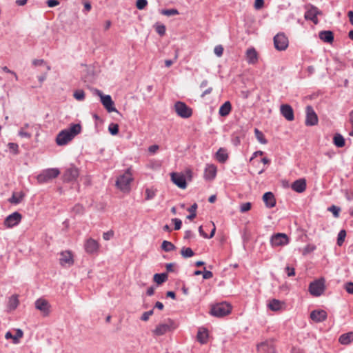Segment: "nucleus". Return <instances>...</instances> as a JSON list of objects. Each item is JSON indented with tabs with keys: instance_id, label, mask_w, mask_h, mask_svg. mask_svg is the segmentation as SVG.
<instances>
[{
	"instance_id": "f257e3e1",
	"label": "nucleus",
	"mask_w": 353,
	"mask_h": 353,
	"mask_svg": "<svg viewBox=\"0 0 353 353\" xmlns=\"http://www.w3.org/2000/svg\"><path fill=\"white\" fill-rule=\"evenodd\" d=\"M81 132V125L79 123H72L69 128L59 132L56 137V143L63 146L71 141L75 136Z\"/></svg>"
},
{
	"instance_id": "f03ea898",
	"label": "nucleus",
	"mask_w": 353,
	"mask_h": 353,
	"mask_svg": "<svg viewBox=\"0 0 353 353\" xmlns=\"http://www.w3.org/2000/svg\"><path fill=\"white\" fill-rule=\"evenodd\" d=\"M133 179L131 168H128L123 174L117 177L115 185L121 192H129L130 183Z\"/></svg>"
},
{
	"instance_id": "7ed1b4c3",
	"label": "nucleus",
	"mask_w": 353,
	"mask_h": 353,
	"mask_svg": "<svg viewBox=\"0 0 353 353\" xmlns=\"http://www.w3.org/2000/svg\"><path fill=\"white\" fill-rule=\"evenodd\" d=\"M231 310L232 307L230 304L222 302L214 305L210 310V314L216 317H223L229 314Z\"/></svg>"
},
{
	"instance_id": "20e7f679",
	"label": "nucleus",
	"mask_w": 353,
	"mask_h": 353,
	"mask_svg": "<svg viewBox=\"0 0 353 353\" xmlns=\"http://www.w3.org/2000/svg\"><path fill=\"white\" fill-rule=\"evenodd\" d=\"M59 174L60 172L57 168H49L43 170L37 176V181L39 183H47L57 177Z\"/></svg>"
},
{
	"instance_id": "39448f33",
	"label": "nucleus",
	"mask_w": 353,
	"mask_h": 353,
	"mask_svg": "<svg viewBox=\"0 0 353 353\" xmlns=\"http://www.w3.org/2000/svg\"><path fill=\"white\" fill-rule=\"evenodd\" d=\"M325 290V280L320 279L310 283L309 285V292L314 296H321Z\"/></svg>"
},
{
	"instance_id": "423d86ee",
	"label": "nucleus",
	"mask_w": 353,
	"mask_h": 353,
	"mask_svg": "<svg viewBox=\"0 0 353 353\" xmlns=\"http://www.w3.org/2000/svg\"><path fill=\"white\" fill-rule=\"evenodd\" d=\"M174 110L176 114L181 118L187 119L192 116V111L185 103L177 101L174 104Z\"/></svg>"
},
{
	"instance_id": "0eeeda50",
	"label": "nucleus",
	"mask_w": 353,
	"mask_h": 353,
	"mask_svg": "<svg viewBox=\"0 0 353 353\" xmlns=\"http://www.w3.org/2000/svg\"><path fill=\"white\" fill-rule=\"evenodd\" d=\"M289 243V237L285 233H276L270 238V243L273 247L283 246Z\"/></svg>"
},
{
	"instance_id": "6e6552de",
	"label": "nucleus",
	"mask_w": 353,
	"mask_h": 353,
	"mask_svg": "<svg viewBox=\"0 0 353 353\" xmlns=\"http://www.w3.org/2000/svg\"><path fill=\"white\" fill-rule=\"evenodd\" d=\"M95 91L100 97L101 103L108 112H117V109L114 106V102L110 95H103L99 90H96Z\"/></svg>"
},
{
	"instance_id": "1a4fd4ad",
	"label": "nucleus",
	"mask_w": 353,
	"mask_h": 353,
	"mask_svg": "<svg viewBox=\"0 0 353 353\" xmlns=\"http://www.w3.org/2000/svg\"><path fill=\"white\" fill-rule=\"evenodd\" d=\"M274 44L276 50H285L288 46V39L283 33H278L274 37Z\"/></svg>"
},
{
	"instance_id": "9d476101",
	"label": "nucleus",
	"mask_w": 353,
	"mask_h": 353,
	"mask_svg": "<svg viewBox=\"0 0 353 353\" xmlns=\"http://www.w3.org/2000/svg\"><path fill=\"white\" fill-rule=\"evenodd\" d=\"M22 218L21 214L14 212L8 215L4 220V225L7 228H12L19 223Z\"/></svg>"
},
{
	"instance_id": "9b49d317",
	"label": "nucleus",
	"mask_w": 353,
	"mask_h": 353,
	"mask_svg": "<svg viewBox=\"0 0 353 353\" xmlns=\"http://www.w3.org/2000/svg\"><path fill=\"white\" fill-rule=\"evenodd\" d=\"M318 123V117L313 108L310 105L306 107V119L305 123L307 126L315 125Z\"/></svg>"
},
{
	"instance_id": "f8f14e48",
	"label": "nucleus",
	"mask_w": 353,
	"mask_h": 353,
	"mask_svg": "<svg viewBox=\"0 0 353 353\" xmlns=\"http://www.w3.org/2000/svg\"><path fill=\"white\" fill-rule=\"evenodd\" d=\"M79 174L78 168L71 165L65 170L63 174V180L67 182L74 181L77 179Z\"/></svg>"
},
{
	"instance_id": "ddd939ff",
	"label": "nucleus",
	"mask_w": 353,
	"mask_h": 353,
	"mask_svg": "<svg viewBox=\"0 0 353 353\" xmlns=\"http://www.w3.org/2000/svg\"><path fill=\"white\" fill-rule=\"evenodd\" d=\"M171 180L176 185L181 189H185L187 186L185 178L182 174L177 172L172 173Z\"/></svg>"
},
{
	"instance_id": "4468645a",
	"label": "nucleus",
	"mask_w": 353,
	"mask_h": 353,
	"mask_svg": "<svg viewBox=\"0 0 353 353\" xmlns=\"http://www.w3.org/2000/svg\"><path fill=\"white\" fill-rule=\"evenodd\" d=\"M327 316V312L323 310H315L310 313L311 319L316 323L325 321Z\"/></svg>"
},
{
	"instance_id": "2eb2a0df",
	"label": "nucleus",
	"mask_w": 353,
	"mask_h": 353,
	"mask_svg": "<svg viewBox=\"0 0 353 353\" xmlns=\"http://www.w3.org/2000/svg\"><path fill=\"white\" fill-rule=\"evenodd\" d=\"M281 114L289 121L294 119L292 108L288 104H283L280 107Z\"/></svg>"
},
{
	"instance_id": "dca6fc26",
	"label": "nucleus",
	"mask_w": 353,
	"mask_h": 353,
	"mask_svg": "<svg viewBox=\"0 0 353 353\" xmlns=\"http://www.w3.org/2000/svg\"><path fill=\"white\" fill-rule=\"evenodd\" d=\"M35 307L40 310L45 316H47L50 312V305L48 302L43 299H39L35 301Z\"/></svg>"
},
{
	"instance_id": "f3484780",
	"label": "nucleus",
	"mask_w": 353,
	"mask_h": 353,
	"mask_svg": "<svg viewBox=\"0 0 353 353\" xmlns=\"http://www.w3.org/2000/svg\"><path fill=\"white\" fill-rule=\"evenodd\" d=\"M258 351L261 353H274L275 348L272 341H265L257 345Z\"/></svg>"
},
{
	"instance_id": "a211bd4d",
	"label": "nucleus",
	"mask_w": 353,
	"mask_h": 353,
	"mask_svg": "<svg viewBox=\"0 0 353 353\" xmlns=\"http://www.w3.org/2000/svg\"><path fill=\"white\" fill-rule=\"evenodd\" d=\"M84 246L86 252L89 254H93L97 252L99 248L98 242L92 238H90L86 241Z\"/></svg>"
},
{
	"instance_id": "6ab92c4d",
	"label": "nucleus",
	"mask_w": 353,
	"mask_h": 353,
	"mask_svg": "<svg viewBox=\"0 0 353 353\" xmlns=\"http://www.w3.org/2000/svg\"><path fill=\"white\" fill-rule=\"evenodd\" d=\"M60 264L62 266L68 265H71L73 264L74 261L72 258V252L70 251H65L61 253V257L59 259Z\"/></svg>"
},
{
	"instance_id": "aec40b11",
	"label": "nucleus",
	"mask_w": 353,
	"mask_h": 353,
	"mask_svg": "<svg viewBox=\"0 0 353 353\" xmlns=\"http://www.w3.org/2000/svg\"><path fill=\"white\" fill-rule=\"evenodd\" d=\"M292 189L298 192L302 193L306 189V181L305 179H299L294 181L291 185Z\"/></svg>"
},
{
	"instance_id": "412c9836",
	"label": "nucleus",
	"mask_w": 353,
	"mask_h": 353,
	"mask_svg": "<svg viewBox=\"0 0 353 353\" xmlns=\"http://www.w3.org/2000/svg\"><path fill=\"white\" fill-rule=\"evenodd\" d=\"M319 13L317 8L312 6L310 9L307 10L305 13V19L306 20L312 21L314 24L318 23L317 15Z\"/></svg>"
},
{
	"instance_id": "4be33fe9",
	"label": "nucleus",
	"mask_w": 353,
	"mask_h": 353,
	"mask_svg": "<svg viewBox=\"0 0 353 353\" xmlns=\"http://www.w3.org/2000/svg\"><path fill=\"white\" fill-rule=\"evenodd\" d=\"M263 200L265 206L268 208H272L276 205V199L272 192H267L263 196Z\"/></svg>"
},
{
	"instance_id": "5701e85b",
	"label": "nucleus",
	"mask_w": 353,
	"mask_h": 353,
	"mask_svg": "<svg viewBox=\"0 0 353 353\" xmlns=\"http://www.w3.org/2000/svg\"><path fill=\"white\" fill-rule=\"evenodd\" d=\"M216 174V167L213 165H208L205 169L204 178L206 180H212L215 178Z\"/></svg>"
},
{
	"instance_id": "b1692460",
	"label": "nucleus",
	"mask_w": 353,
	"mask_h": 353,
	"mask_svg": "<svg viewBox=\"0 0 353 353\" xmlns=\"http://www.w3.org/2000/svg\"><path fill=\"white\" fill-rule=\"evenodd\" d=\"M246 60L250 64H254L257 62L258 54L254 48H248L246 50Z\"/></svg>"
},
{
	"instance_id": "393cba45",
	"label": "nucleus",
	"mask_w": 353,
	"mask_h": 353,
	"mask_svg": "<svg viewBox=\"0 0 353 353\" xmlns=\"http://www.w3.org/2000/svg\"><path fill=\"white\" fill-rule=\"evenodd\" d=\"M319 36L320 39L325 43H332L334 41V34L330 30L321 31Z\"/></svg>"
},
{
	"instance_id": "a878e982",
	"label": "nucleus",
	"mask_w": 353,
	"mask_h": 353,
	"mask_svg": "<svg viewBox=\"0 0 353 353\" xmlns=\"http://www.w3.org/2000/svg\"><path fill=\"white\" fill-rule=\"evenodd\" d=\"M170 330V325L168 323H161L157 326L153 333L157 336H161L168 332Z\"/></svg>"
},
{
	"instance_id": "bb28decb",
	"label": "nucleus",
	"mask_w": 353,
	"mask_h": 353,
	"mask_svg": "<svg viewBox=\"0 0 353 353\" xmlns=\"http://www.w3.org/2000/svg\"><path fill=\"white\" fill-rule=\"evenodd\" d=\"M339 341L342 345H349L353 341V332L341 334L339 336Z\"/></svg>"
},
{
	"instance_id": "cd10ccee",
	"label": "nucleus",
	"mask_w": 353,
	"mask_h": 353,
	"mask_svg": "<svg viewBox=\"0 0 353 353\" xmlns=\"http://www.w3.org/2000/svg\"><path fill=\"white\" fill-rule=\"evenodd\" d=\"M232 110V105L230 101H225L219 108V114L222 117L228 116Z\"/></svg>"
},
{
	"instance_id": "c85d7f7f",
	"label": "nucleus",
	"mask_w": 353,
	"mask_h": 353,
	"mask_svg": "<svg viewBox=\"0 0 353 353\" xmlns=\"http://www.w3.org/2000/svg\"><path fill=\"white\" fill-rule=\"evenodd\" d=\"M283 303L277 299H272L269 302L268 306L272 311H279L282 308Z\"/></svg>"
},
{
	"instance_id": "c756f323",
	"label": "nucleus",
	"mask_w": 353,
	"mask_h": 353,
	"mask_svg": "<svg viewBox=\"0 0 353 353\" xmlns=\"http://www.w3.org/2000/svg\"><path fill=\"white\" fill-rule=\"evenodd\" d=\"M333 143L336 147L343 148L345 144V141L341 134L336 133L333 137Z\"/></svg>"
},
{
	"instance_id": "7c9ffc66",
	"label": "nucleus",
	"mask_w": 353,
	"mask_h": 353,
	"mask_svg": "<svg viewBox=\"0 0 353 353\" xmlns=\"http://www.w3.org/2000/svg\"><path fill=\"white\" fill-rule=\"evenodd\" d=\"M208 338V333L206 330H199L197 333V340L202 344L207 343Z\"/></svg>"
},
{
	"instance_id": "2f4dec72",
	"label": "nucleus",
	"mask_w": 353,
	"mask_h": 353,
	"mask_svg": "<svg viewBox=\"0 0 353 353\" xmlns=\"http://www.w3.org/2000/svg\"><path fill=\"white\" fill-rule=\"evenodd\" d=\"M216 159L220 163H225L228 159V155L223 148H219L216 152Z\"/></svg>"
},
{
	"instance_id": "473e14b6",
	"label": "nucleus",
	"mask_w": 353,
	"mask_h": 353,
	"mask_svg": "<svg viewBox=\"0 0 353 353\" xmlns=\"http://www.w3.org/2000/svg\"><path fill=\"white\" fill-rule=\"evenodd\" d=\"M19 305V299L17 295H12L8 300V307L10 310H15Z\"/></svg>"
},
{
	"instance_id": "72a5a7b5",
	"label": "nucleus",
	"mask_w": 353,
	"mask_h": 353,
	"mask_svg": "<svg viewBox=\"0 0 353 353\" xmlns=\"http://www.w3.org/2000/svg\"><path fill=\"white\" fill-rule=\"evenodd\" d=\"M176 246L170 241H163L161 244V249L165 252H171L176 250Z\"/></svg>"
},
{
	"instance_id": "f704fd0d",
	"label": "nucleus",
	"mask_w": 353,
	"mask_h": 353,
	"mask_svg": "<svg viewBox=\"0 0 353 353\" xmlns=\"http://www.w3.org/2000/svg\"><path fill=\"white\" fill-rule=\"evenodd\" d=\"M168 279L167 273H161V274H155L154 275V281L158 284L160 285L165 282Z\"/></svg>"
},
{
	"instance_id": "c9c22d12",
	"label": "nucleus",
	"mask_w": 353,
	"mask_h": 353,
	"mask_svg": "<svg viewBox=\"0 0 353 353\" xmlns=\"http://www.w3.org/2000/svg\"><path fill=\"white\" fill-rule=\"evenodd\" d=\"M197 204L194 203L193 205H192L189 208H188V211L190 212V214L187 216V219L192 220L194 219L196 216V209H197Z\"/></svg>"
},
{
	"instance_id": "e433bc0d",
	"label": "nucleus",
	"mask_w": 353,
	"mask_h": 353,
	"mask_svg": "<svg viewBox=\"0 0 353 353\" xmlns=\"http://www.w3.org/2000/svg\"><path fill=\"white\" fill-rule=\"evenodd\" d=\"M181 254L184 258H190L194 255L193 250L190 248L183 247L181 250Z\"/></svg>"
},
{
	"instance_id": "4c0bfd02",
	"label": "nucleus",
	"mask_w": 353,
	"mask_h": 353,
	"mask_svg": "<svg viewBox=\"0 0 353 353\" xmlns=\"http://www.w3.org/2000/svg\"><path fill=\"white\" fill-rule=\"evenodd\" d=\"M254 134H255V137L256 138V139L262 144H265L267 143V140L265 139V138L264 137V134H263L262 132H261L259 130H258L257 128H255L254 129Z\"/></svg>"
},
{
	"instance_id": "58836bf2",
	"label": "nucleus",
	"mask_w": 353,
	"mask_h": 353,
	"mask_svg": "<svg viewBox=\"0 0 353 353\" xmlns=\"http://www.w3.org/2000/svg\"><path fill=\"white\" fill-rule=\"evenodd\" d=\"M346 236V232L345 230L339 231L337 236V245L341 246L345 241Z\"/></svg>"
},
{
	"instance_id": "ea45409f",
	"label": "nucleus",
	"mask_w": 353,
	"mask_h": 353,
	"mask_svg": "<svg viewBox=\"0 0 353 353\" xmlns=\"http://www.w3.org/2000/svg\"><path fill=\"white\" fill-rule=\"evenodd\" d=\"M73 97L77 101H83L85 99V92L83 90H77L74 91Z\"/></svg>"
},
{
	"instance_id": "a19ab883",
	"label": "nucleus",
	"mask_w": 353,
	"mask_h": 353,
	"mask_svg": "<svg viewBox=\"0 0 353 353\" xmlns=\"http://www.w3.org/2000/svg\"><path fill=\"white\" fill-rule=\"evenodd\" d=\"M156 196V190L153 188H146L145 200H151Z\"/></svg>"
},
{
	"instance_id": "79ce46f5",
	"label": "nucleus",
	"mask_w": 353,
	"mask_h": 353,
	"mask_svg": "<svg viewBox=\"0 0 353 353\" xmlns=\"http://www.w3.org/2000/svg\"><path fill=\"white\" fill-rule=\"evenodd\" d=\"M108 130L112 135H116L119 132V125L117 123H112L108 126Z\"/></svg>"
},
{
	"instance_id": "37998d69",
	"label": "nucleus",
	"mask_w": 353,
	"mask_h": 353,
	"mask_svg": "<svg viewBox=\"0 0 353 353\" xmlns=\"http://www.w3.org/2000/svg\"><path fill=\"white\" fill-rule=\"evenodd\" d=\"M155 30L160 36H163L165 34L166 28L163 24H156Z\"/></svg>"
},
{
	"instance_id": "c03bdc74",
	"label": "nucleus",
	"mask_w": 353,
	"mask_h": 353,
	"mask_svg": "<svg viewBox=\"0 0 353 353\" xmlns=\"http://www.w3.org/2000/svg\"><path fill=\"white\" fill-rule=\"evenodd\" d=\"M23 195L21 194L18 196L15 194H13L12 197L9 199V201L12 203L18 204L21 201Z\"/></svg>"
},
{
	"instance_id": "a18cd8bd",
	"label": "nucleus",
	"mask_w": 353,
	"mask_h": 353,
	"mask_svg": "<svg viewBox=\"0 0 353 353\" xmlns=\"http://www.w3.org/2000/svg\"><path fill=\"white\" fill-rule=\"evenodd\" d=\"M161 13L166 16H173L179 14V12L176 9H168L163 10Z\"/></svg>"
},
{
	"instance_id": "49530a36",
	"label": "nucleus",
	"mask_w": 353,
	"mask_h": 353,
	"mask_svg": "<svg viewBox=\"0 0 353 353\" xmlns=\"http://www.w3.org/2000/svg\"><path fill=\"white\" fill-rule=\"evenodd\" d=\"M328 210L332 212L334 217H338L339 216L341 209L340 208L333 205L328 208Z\"/></svg>"
},
{
	"instance_id": "de8ad7c7",
	"label": "nucleus",
	"mask_w": 353,
	"mask_h": 353,
	"mask_svg": "<svg viewBox=\"0 0 353 353\" xmlns=\"http://www.w3.org/2000/svg\"><path fill=\"white\" fill-rule=\"evenodd\" d=\"M148 5L147 0H137L136 2V6L139 10L144 9Z\"/></svg>"
},
{
	"instance_id": "09e8293b",
	"label": "nucleus",
	"mask_w": 353,
	"mask_h": 353,
	"mask_svg": "<svg viewBox=\"0 0 353 353\" xmlns=\"http://www.w3.org/2000/svg\"><path fill=\"white\" fill-rule=\"evenodd\" d=\"M10 150L14 154H17L19 153V146L15 143H9L8 145Z\"/></svg>"
},
{
	"instance_id": "8fccbe9b",
	"label": "nucleus",
	"mask_w": 353,
	"mask_h": 353,
	"mask_svg": "<svg viewBox=\"0 0 353 353\" xmlns=\"http://www.w3.org/2000/svg\"><path fill=\"white\" fill-rule=\"evenodd\" d=\"M18 134L21 137H25L27 139H30L32 137V134L30 133L25 131L24 128H21V129L19 130V131L18 132Z\"/></svg>"
},
{
	"instance_id": "3c124183",
	"label": "nucleus",
	"mask_w": 353,
	"mask_h": 353,
	"mask_svg": "<svg viewBox=\"0 0 353 353\" xmlns=\"http://www.w3.org/2000/svg\"><path fill=\"white\" fill-rule=\"evenodd\" d=\"M214 52L217 57H220L223 54V48L221 45L216 46L214 49Z\"/></svg>"
},
{
	"instance_id": "603ef678",
	"label": "nucleus",
	"mask_w": 353,
	"mask_h": 353,
	"mask_svg": "<svg viewBox=\"0 0 353 353\" xmlns=\"http://www.w3.org/2000/svg\"><path fill=\"white\" fill-rule=\"evenodd\" d=\"M23 335V332L21 330L18 329L17 330L16 334L13 337V341L14 343H18L19 339L21 338Z\"/></svg>"
},
{
	"instance_id": "864d4df0",
	"label": "nucleus",
	"mask_w": 353,
	"mask_h": 353,
	"mask_svg": "<svg viewBox=\"0 0 353 353\" xmlns=\"http://www.w3.org/2000/svg\"><path fill=\"white\" fill-rule=\"evenodd\" d=\"M113 236H114L113 230H109L103 234V238L105 241H108V240L111 239Z\"/></svg>"
},
{
	"instance_id": "5fc2aeb1",
	"label": "nucleus",
	"mask_w": 353,
	"mask_h": 353,
	"mask_svg": "<svg viewBox=\"0 0 353 353\" xmlns=\"http://www.w3.org/2000/svg\"><path fill=\"white\" fill-rule=\"evenodd\" d=\"M251 208V203L249 202L244 203L241 205L240 210L241 212H245Z\"/></svg>"
},
{
	"instance_id": "6e6d98bb",
	"label": "nucleus",
	"mask_w": 353,
	"mask_h": 353,
	"mask_svg": "<svg viewBox=\"0 0 353 353\" xmlns=\"http://www.w3.org/2000/svg\"><path fill=\"white\" fill-rule=\"evenodd\" d=\"M172 222L174 223V230H178L181 228L182 221L181 219L174 218L172 219Z\"/></svg>"
},
{
	"instance_id": "4d7b16f0",
	"label": "nucleus",
	"mask_w": 353,
	"mask_h": 353,
	"mask_svg": "<svg viewBox=\"0 0 353 353\" xmlns=\"http://www.w3.org/2000/svg\"><path fill=\"white\" fill-rule=\"evenodd\" d=\"M72 210L77 214H81L83 211V207L80 204H77L74 206Z\"/></svg>"
},
{
	"instance_id": "13d9d810",
	"label": "nucleus",
	"mask_w": 353,
	"mask_h": 353,
	"mask_svg": "<svg viewBox=\"0 0 353 353\" xmlns=\"http://www.w3.org/2000/svg\"><path fill=\"white\" fill-rule=\"evenodd\" d=\"M285 271L286 272V274H288V276H294L295 274V270L294 268H291L290 266H287L285 268Z\"/></svg>"
},
{
	"instance_id": "bf43d9fd",
	"label": "nucleus",
	"mask_w": 353,
	"mask_h": 353,
	"mask_svg": "<svg viewBox=\"0 0 353 353\" xmlns=\"http://www.w3.org/2000/svg\"><path fill=\"white\" fill-rule=\"evenodd\" d=\"M345 290L350 293L353 294V283L352 282H348L345 284Z\"/></svg>"
},
{
	"instance_id": "052dcab7",
	"label": "nucleus",
	"mask_w": 353,
	"mask_h": 353,
	"mask_svg": "<svg viewBox=\"0 0 353 353\" xmlns=\"http://www.w3.org/2000/svg\"><path fill=\"white\" fill-rule=\"evenodd\" d=\"M264 1L263 0H255L254 2V8L256 10H260L263 7Z\"/></svg>"
},
{
	"instance_id": "680f3d73",
	"label": "nucleus",
	"mask_w": 353,
	"mask_h": 353,
	"mask_svg": "<svg viewBox=\"0 0 353 353\" xmlns=\"http://www.w3.org/2000/svg\"><path fill=\"white\" fill-rule=\"evenodd\" d=\"M213 276V274L211 271L204 270L203 272V278L204 279H210Z\"/></svg>"
},
{
	"instance_id": "e2e57ef3",
	"label": "nucleus",
	"mask_w": 353,
	"mask_h": 353,
	"mask_svg": "<svg viewBox=\"0 0 353 353\" xmlns=\"http://www.w3.org/2000/svg\"><path fill=\"white\" fill-rule=\"evenodd\" d=\"M2 70H3V71H4L6 73H10V74H13L14 76L15 79L17 81L18 80V77H17V74L14 72L10 70L7 66H3L2 68Z\"/></svg>"
},
{
	"instance_id": "0e129e2a",
	"label": "nucleus",
	"mask_w": 353,
	"mask_h": 353,
	"mask_svg": "<svg viewBox=\"0 0 353 353\" xmlns=\"http://www.w3.org/2000/svg\"><path fill=\"white\" fill-rule=\"evenodd\" d=\"M47 4L49 7L52 8L59 4V1L58 0H48L47 1Z\"/></svg>"
},
{
	"instance_id": "69168bd1",
	"label": "nucleus",
	"mask_w": 353,
	"mask_h": 353,
	"mask_svg": "<svg viewBox=\"0 0 353 353\" xmlns=\"http://www.w3.org/2000/svg\"><path fill=\"white\" fill-rule=\"evenodd\" d=\"M174 265L175 264L173 263H167L165 265L167 272H173L174 271Z\"/></svg>"
},
{
	"instance_id": "338daca9",
	"label": "nucleus",
	"mask_w": 353,
	"mask_h": 353,
	"mask_svg": "<svg viewBox=\"0 0 353 353\" xmlns=\"http://www.w3.org/2000/svg\"><path fill=\"white\" fill-rule=\"evenodd\" d=\"M159 149V146L157 145H152L149 147L148 150L151 153H154Z\"/></svg>"
},
{
	"instance_id": "774afa93",
	"label": "nucleus",
	"mask_w": 353,
	"mask_h": 353,
	"mask_svg": "<svg viewBox=\"0 0 353 353\" xmlns=\"http://www.w3.org/2000/svg\"><path fill=\"white\" fill-rule=\"evenodd\" d=\"M347 17L349 18L350 23L353 26V11L352 10H350L347 12Z\"/></svg>"
}]
</instances>
